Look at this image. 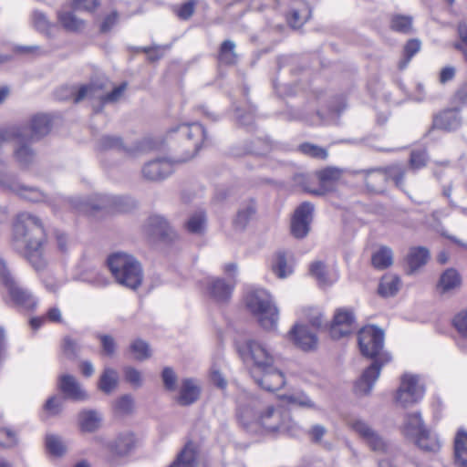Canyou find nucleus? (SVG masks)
Here are the masks:
<instances>
[{
    "mask_svg": "<svg viewBox=\"0 0 467 467\" xmlns=\"http://www.w3.org/2000/svg\"><path fill=\"white\" fill-rule=\"evenodd\" d=\"M45 241V227L39 217L27 212L17 214L13 225V246L36 271L47 266Z\"/></svg>",
    "mask_w": 467,
    "mask_h": 467,
    "instance_id": "obj_1",
    "label": "nucleus"
},
{
    "mask_svg": "<svg viewBox=\"0 0 467 467\" xmlns=\"http://www.w3.org/2000/svg\"><path fill=\"white\" fill-rule=\"evenodd\" d=\"M171 139L182 143L183 155L173 160L165 158L149 161L142 168L143 177L149 181H159L168 177L173 171V163L183 162L195 156L206 138L203 127L198 122L181 124L169 132Z\"/></svg>",
    "mask_w": 467,
    "mask_h": 467,
    "instance_id": "obj_2",
    "label": "nucleus"
},
{
    "mask_svg": "<svg viewBox=\"0 0 467 467\" xmlns=\"http://www.w3.org/2000/svg\"><path fill=\"white\" fill-rule=\"evenodd\" d=\"M358 345L362 355L372 358L373 362L357 380L355 391L358 395H368L380 375L381 368L391 359V357L382 351L384 333L377 327H363L358 333Z\"/></svg>",
    "mask_w": 467,
    "mask_h": 467,
    "instance_id": "obj_3",
    "label": "nucleus"
},
{
    "mask_svg": "<svg viewBox=\"0 0 467 467\" xmlns=\"http://www.w3.org/2000/svg\"><path fill=\"white\" fill-rule=\"evenodd\" d=\"M247 311L265 330H275L278 321V310L270 294L264 288H253L244 296Z\"/></svg>",
    "mask_w": 467,
    "mask_h": 467,
    "instance_id": "obj_4",
    "label": "nucleus"
},
{
    "mask_svg": "<svg viewBox=\"0 0 467 467\" xmlns=\"http://www.w3.org/2000/svg\"><path fill=\"white\" fill-rule=\"evenodd\" d=\"M247 311L265 330H275L278 321V310L270 294L264 288H253L244 296Z\"/></svg>",
    "mask_w": 467,
    "mask_h": 467,
    "instance_id": "obj_5",
    "label": "nucleus"
},
{
    "mask_svg": "<svg viewBox=\"0 0 467 467\" xmlns=\"http://www.w3.org/2000/svg\"><path fill=\"white\" fill-rule=\"evenodd\" d=\"M108 265L119 284L132 290L141 285L142 269L132 255L122 252L115 253L108 258Z\"/></svg>",
    "mask_w": 467,
    "mask_h": 467,
    "instance_id": "obj_6",
    "label": "nucleus"
},
{
    "mask_svg": "<svg viewBox=\"0 0 467 467\" xmlns=\"http://www.w3.org/2000/svg\"><path fill=\"white\" fill-rule=\"evenodd\" d=\"M403 434L413 440L417 446L425 451H437L440 442L424 426L420 413L406 415L402 427Z\"/></svg>",
    "mask_w": 467,
    "mask_h": 467,
    "instance_id": "obj_7",
    "label": "nucleus"
},
{
    "mask_svg": "<svg viewBox=\"0 0 467 467\" xmlns=\"http://www.w3.org/2000/svg\"><path fill=\"white\" fill-rule=\"evenodd\" d=\"M237 351L243 361L253 365L252 371L267 369L274 365V357L265 344L256 339H247L237 345Z\"/></svg>",
    "mask_w": 467,
    "mask_h": 467,
    "instance_id": "obj_8",
    "label": "nucleus"
},
{
    "mask_svg": "<svg viewBox=\"0 0 467 467\" xmlns=\"http://www.w3.org/2000/svg\"><path fill=\"white\" fill-rule=\"evenodd\" d=\"M355 173L364 174L365 183L372 192H379L388 180H392L397 187H401L405 175L403 168L400 165L363 170Z\"/></svg>",
    "mask_w": 467,
    "mask_h": 467,
    "instance_id": "obj_9",
    "label": "nucleus"
},
{
    "mask_svg": "<svg viewBox=\"0 0 467 467\" xmlns=\"http://www.w3.org/2000/svg\"><path fill=\"white\" fill-rule=\"evenodd\" d=\"M254 414L249 409L239 413V420L245 429H254V427L261 426L269 432L280 433H285V431L287 429L281 411L273 407H268L254 422L250 423L249 419Z\"/></svg>",
    "mask_w": 467,
    "mask_h": 467,
    "instance_id": "obj_10",
    "label": "nucleus"
},
{
    "mask_svg": "<svg viewBox=\"0 0 467 467\" xmlns=\"http://www.w3.org/2000/svg\"><path fill=\"white\" fill-rule=\"evenodd\" d=\"M425 385L419 375L404 373L400 377V387L395 400L401 407H410L419 402L424 396Z\"/></svg>",
    "mask_w": 467,
    "mask_h": 467,
    "instance_id": "obj_11",
    "label": "nucleus"
},
{
    "mask_svg": "<svg viewBox=\"0 0 467 467\" xmlns=\"http://www.w3.org/2000/svg\"><path fill=\"white\" fill-rule=\"evenodd\" d=\"M124 198L119 196H109V195H96L94 200L84 201L79 197H76L67 201V203L72 208L88 213L90 211L114 208L119 212H126L127 209L124 206Z\"/></svg>",
    "mask_w": 467,
    "mask_h": 467,
    "instance_id": "obj_12",
    "label": "nucleus"
},
{
    "mask_svg": "<svg viewBox=\"0 0 467 467\" xmlns=\"http://www.w3.org/2000/svg\"><path fill=\"white\" fill-rule=\"evenodd\" d=\"M127 84L122 83L119 86L114 88L110 92H104V85L91 83L79 88L78 91L75 96V102H79L84 99H99L101 104L114 103L118 101L124 91L126 90Z\"/></svg>",
    "mask_w": 467,
    "mask_h": 467,
    "instance_id": "obj_13",
    "label": "nucleus"
},
{
    "mask_svg": "<svg viewBox=\"0 0 467 467\" xmlns=\"http://www.w3.org/2000/svg\"><path fill=\"white\" fill-rule=\"evenodd\" d=\"M349 424L372 451L377 454H388L391 451L390 444L366 421L353 420Z\"/></svg>",
    "mask_w": 467,
    "mask_h": 467,
    "instance_id": "obj_14",
    "label": "nucleus"
},
{
    "mask_svg": "<svg viewBox=\"0 0 467 467\" xmlns=\"http://www.w3.org/2000/svg\"><path fill=\"white\" fill-rule=\"evenodd\" d=\"M354 321V314L350 309L338 308L335 312L333 321L329 327L331 337L340 339L351 334L355 329Z\"/></svg>",
    "mask_w": 467,
    "mask_h": 467,
    "instance_id": "obj_15",
    "label": "nucleus"
},
{
    "mask_svg": "<svg viewBox=\"0 0 467 467\" xmlns=\"http://www.w3.org/2000/svg\"><path fill=\"white\" fill-rule=\"evenodd\" d=\"M314 210L313 203L304 202L294 211V238H304L308 234Z\"/></svg>",
    "mask_w": 467,
    "mask_h": 467,
    "instance_id": "obj_16",
    "label": "nucleus"
},
{
    "mask_svg": "<svg viewBox=\"0 0 467 467\" xmlns=\"http://www.w3.org/2000/svg\"><path fill=\"white\" fill-rule=\"evenodd\" d=\"M258 372L262 375L257 376L256 372L251 371L252 377L256 384L265 390L277 391L285 383L283 372L275 368L273 365L269 368L261 369Z\"/></svg>",
    "mask_w": 467,
    "mask_h": 467,
    "instance_id": "obj_17",
    "label": "nucleus"
},
{
    "mask_svg": "<svg viewBox=\"0 0 467 467\" xmlns=\"http://www.w3.org/2000/svg\"><path fill=\"white\" fill-rule=\"evenodd\" d=\"M146 233L152 237L171 241L176 237L175 232L168 222L160 215L150 216L145 224Z\"/></svg>",
    "mask_w": 467,
    "mask_h": 467,
    "instance_id": "obj_18",
    "label": "nucleus"
},
{
    "mask_svg": "<svg viewBox=\"0 0 467 467\" xmlns=\"http://www.w3.org/2000/svg\"><path fill=\"white\" fill-rule=\"evenodd\" d=\"M135 446V437L130 431L119 433L113 441L105 444L112 457L127 456Z\"/></svg>",
    "mask_w": 467,
    "mask_h": 467,
    "instance_id": "obj_19",
    "label": "nucleus"
},
{
    "mask_svg": "<svg viewBox=\"0 0 467 467\" xmlns=\"http://www.w3.org/2000/svg\"><path fill=\"white\" fill-rule=\"evenodd\" d=\"M58 389L66 398L81 401L88 399L87 392L82 389L77 379L69 374L61 375L58 378Z\"/></svg>",
    "mask_w": 467,
    "mask_h": 467,
    "instance_id": "obj_20",
    "label": "nucleus"
},
{
    "mask_svg": "<svg viewBox=\"0 0 467 467\" xmlns=\"http://www.w3.org/2000/svg\"><path fill=\"white\" fill-rule=\"evenodd\" d=\"M309 273L320 287H329L339 278L338 272L336 269H329L322 261L313 262L309 265Z\"/></svg>",
    "mask_w": 467,
    "mask_h": 467,
    "instance_id": "obj_21",
    "label": "nucleus"
},
{
    "mask_svg": "<svg viewBox=\"0 0 467 467\" xmlns=\"http://www.w3.org/2000/svg\"><path fill=\"white\" fill-rule=\"evenodd\" d=\"M14 141H16V147L14 149V157L16 161L21 166H28L31 164L36 158V154L29 145L31 140L30 138H28L27 127H26V132L23 137L16 138Z\"/></svg>",
    "mask_w": 467,
    "mask_h": 467,
    "instance_id": "obj_22",
    "label": "nucleus"
},
{
    "mask_svg": "<svg viewBox=\"0 0 467 467\" xmlns=\"http://www.w3.org/2000/svg\"><path fill=\"white\" fill-rule=\"evenodd\" d=\"M12 301L19 307L26 310L33 309L37 301L33 294L23 286L19 285L16 281L6 287Z\"/></svg>",
    "mask_w": 467,
    "mask_h": 467,
    "instance_id": "obj_23",
    "label": "nucleus"
},
{
    "mask_svg": "<svg viewBox=\"0 0 467 467\" xmlns=\"http://www.w3.org/2000/svg\"><path fill=\"white\" fill-rule=\"evenodd\" d=\"M234 281L225 282L222 278H211L207 282L209 295L217 302L227 301L234 290Z\"/></svg>",
    "mask_w": 467,
    "mask_h": 467,
    "instance_id": "obj_24",
    "label": "nucleus"
},
{
    "mask_svg": "<svg viewBox=\"0 0 467 467\" xmlns=\"http://www.w3.org/2000/svg\"><path fill=\"white\" fill-rule=\"evenodd\" d=\"M294 343L302 350L311 351L317 348V337L304 325L294 326Z\"/></svg>",
    "mask_w": 467,
    "mask_h": 467,
    "instance_id": "obj_25",
    "label": "nucleus"
},
{
    "mask_svg": "<svg viewBox=\"0 0 467 467\" xmlns=\"http://www.w3.org/2000/svg\"><path fill=\"white\" fill-rule=\"evenodd\" d=\"M246 152L254 155L271 154V158L276 159L283 152V147L278 143H273L268 139L257 138L252 141Z\"/></svg>",
    "mask_w": 467,
    "mask_h": 467,
    "instance_id": "obj_26",
    "label": "nucleus"
},
{
    "mask_svg": "<svg viewBox=\"0 0 467 467\" xmlns=\"http://www.w3.org/2000/svg\"><path fill=\"white\" fill-rule=\"evenodd\" d=\"M343 172L342 169L334 166H328L317 171L316 176L319 182L318 189H322L325 193L334 183L341 179Z\"/></svg>",
    "mask_w": 467,
    "mask_h": 467,
    "instance_id": "obj_27",
    "label": "nucleus"
},
{
    "mask_svg": "<svg viewBox=\"0 0 467 467\" xmlns=\"http://www.w3.org/2000/svg\"><path fill=\"white\" fill-rule=\"evenodd\" d=\"M28 130L30 140H36L46 136L50 130V119L46 114H37L31 119Z\"/></svg>",
    "mask_w": 467,
    "mask_h": 467,
    "instance_id": "obj_28",
    "label": "nucleus"
},
{
    "mask_svg": "<svg viewBox=\"0 0 467 467\" xmlns=\"http://www.w3.org/2000/svg\"><path fill=\"white\" fill-rule=\"evenodd\" d=\"M461 125V117L455 109L444 110L433 119V127L444 130H456Z\"/></svg>",
    "mask_w": 467,
    "mask_h": 467,
    "instance_id": "obj_29",
    "label": "nucleus"
},
{
    "mask_svg": "<svg viewBox=\"0 0 467 467\" xmlns=\"http://www.w3.org/2000/svg\"><path fill=\"white\" fill-rule=\"evenodd\" d=\"M429 259L430 252L427 248L422 246L410 248L406 259L409 267V274H413L425 265Z\"/></svg>",
    "mask_w": 467,
    "mask_h": 467,
    "instance_id": "obj_30",
    "label": "nucleus"
},
{
    "mask_svg": "<svg viewBox=\"0 0 467 467\" xmlns=\"http://www.w3.org/2000/svg\"><path fill=\"white\" fill-rule=\"evenodd\" d=\"M269 268L280 279L288 277L290 269L287 265V254L284 251H277L274 254L269 261Z\"/></svg>",
    "mask_w": 467,
    "mask_h": 467,
    "instance_id": "obj_31",
    "label": "nucleus"
},
{
    "mask_svg": "<svg viewBox=\"0 0 467 467\" xmlns=\"http://www.w3.org/2000/svg\"><path fill=\"white\" fill-rule=\"evenodd\" d=\"M199 395V386L192 379H186L182 383L178 402L183 406L191 405L198 400Z\"/></svg>",
    "mask_w": 467,
    "mask_h": 467,
    "instance_id": "obj_32",
    "label": "nucleus"
},
{
    "mask_svg": "<svg viewBox=\"0 0 467 467\" xmlns=\"http://www.w3.org/2000/svg\"><path fill=\"white\" fill-rule=\"evenodd\" d=\"M454 462L457 467H467V432L459 431L454 439Z\"/></svg>",
    "mask_w": 467,
    "mask_h": 467,
    "instance_id": "obj_33",
    "label": "nucleus"
},
{
    "mask_svg": "<svg viewBox=\"0 0 467 467\" xmlns=\"http://www.w3.org/2000/svg\"><path fill=\"white\" fill-rule=\"evenodd\" d=\"M101 422V415L96 410H84L78 415V424L80 430L84 432H93L97 431Z\"/></svg>",
    "mask_w": 467,
    "mask_h": 467,
    "instance_id": "obj_34",
    "label": "nucleus"
},
{
    "mask_svg": "<svg viewBox=\"0 0 467 467\" xmlns=\"http://www.w3.org/2000/svg\"><path fill=\"white\" fill-rule=\"evenodd\" d=\"M57 20L61 26L68 32H79L85 27V21L69 11L58 12Z\"/></svg>",
    "mask_w": 467,
    "mask_h": 467,
    "instance_id": "obj_35",
    "label": "nucleus"
},
{
    "mask_svg": "<svg viewBox=\"0 0 467 467\" xmlns=\"http://www.w3.org/2000/svg\"><path fill=\"white\" fill-rule=\"evenodd\" d=\"M169 467H196V451L192 442H188Z\"/></svg>",
    "mask_w": 467,
    "mask_h": 467,
    "instance_id": "obj_36",
    "label": "nucleus"
},
{
    "mask_svg": "<svg viewBox=\"0 0 467 467\" xmlns=\"http://www.w3.org/2000/svg\"><path fill=\"white\" fill-rule=\"evenodd\" d=\"M118 383L119 374L117 370L111 368H105L99 378L98 387L102 392L110 394L118 387Z\"/></svg>",
    "mask_w": 467,
    "mask_h": 467,
    "instance_id": "obj_37",
    "label": "nucleus"
},
{
    "mask_svg": "<svg viewBox=\"0 0 467 467\" xmlns=\"http://www.w3.org/2000/svg\"><path fill=\"white\" fill-rule=\"evenodd\" d=\"M315 177L310 173L296 172L294 174V186L300 187L304 192L314 195H323L324 191L318 188H313Z\"/></svg>",
    "mask_w": 467,
    "mask_h": 467,
    "instance_id": "obj_38",
    "label": "nucleus"
},
{
    "mask_svg": "<svg viewBox=\"0 0 467 467\" xmlns=\"http://www.w3.org/2000/svg\"><path fill=\"white\" fill-rule=\"evenodd\" d=\"M236 45L232 40L223 41L219 48L218 60L223 65H234L237 62Z\"/></svg>",
    "mask_w": 467,
    "mask_h": 467,
    "instance_id": "obj_39",
    "label": "nucleus"
},
{
    "mask_svg": "<svg viewBox=\"0 0 467 467\" xmlns=\"http://www.w3.org/2000/svg\"><path fill=\"white\" fill-rule=\"evenodd\" d=\"M371 262L374 267L385 269L393 263V253L389 247L382 246L372 255Z\"/></svg>",
    "mask_w": 467,
    "mask_h": 467,
    "instance_id": "obj_40",
    "label": "nucleus"
},
{
    "mask_svg": "<svg viewBox=\"0 0 467 467\" xmlns=\"http://www.w3.org/2000/svg\"><path fill=\"white\" fill-rule=\"evenodd\" d=\"M460 283L461 279L458 273L453 269H448L441 275L438 289L441 293H446L459 286Z\"/></svg>",
    "mask_w": 467,
    "mask_h": 467,
    "instance_id": "obj_41",
    "label": "nucleus"
},
{
    "mask_svg": "<svg viewBox=\"0 0 467 467\" xmlns=\"http://www.w3.org/2000/svg\"><path fill=\"white\" fill-rule=\"evenodd\" d=\"M297 151L306 157L321 161H325L328 157V151L326 148L309 142L300 144L297 147Z\"/></svg>",
    "mask_w": 467,
    "mask_h": 467,
    "instance_id": "obj_42",
    "label": "nucleus"
},
{
    "mask_svg": "<svg viewBox=\"0 0 467 467\" xmlns=\"http://www.w3.org/2000/svg\"><path fill=\"white\" fill-rule=\"evenodd\" d=\"M400 280L397 275H388L382 277L379 293L383 296H394L400 288Z\"/></svg>",
    "mask_w": 467,
    "mask_h": 467,
    "instance_id": "obj_43",
    "label": "nucleus"
},
{
    "mask_svg": "<svg viewBox=\"0 0 467 467\" xmlns=\"http://www.w3.org/2000/svg\"><path fill=\"white\" fill-rule=\"evenodd\" d=\"M46 447L47 451L56 457H61L67 451V447L62 439L55 434L47 435Z\"/></svg>",
    "mask_w": 467,
    "mask_h": 467,
    "instance_id": "obj_44",
    "label": "nucleus"
},
{
    "mask_svg": "<svg viewBox=\"0 0 467 467\" xmlns=\"http://www.w3.org/2000/svg\"><path fill=\"white\" fill-rule=\"evenodd\" d=\"M303 313L313 327L321 328L327 323L322 310L318 307H305Z\"/></svg>",
    "mask_w": 467,
    "mask_h": 467,
    "instance_id": "obj_45",
    "label": "nucleus"
},
{
    "mask_svg": "<svg viewBox=\"0 0 467 467\" xmlns=\"http://www.w3.org/2000/svg\"><path fill=\"white\" fill-rule=\"evenodd\" d=\"M206 225L205 215L202 212L192 214L186 223V229L189 233L201 234L204 232Z\"/></svg>",
    "mask_w": 467,
    "mask_h": 467,
    "instance_id": "obj_46",
    "label": "nucleus"
},
{
    "mask_svg": "<svg viewBox=\"0 0 467 467\" xmlns=\"http://www.w3.org/2000/svg\"><path fill=\"white\" fill-rule=\"evenodd\" d=\"M130 353L136 360H145L151 355L150 348L147 342L141 339L134 340L130 347Z\"/></svg>",
    "mask_w": 467,
    "mask_h": 467,
    "instance_id": "obj_47",
    "label": "nucleus"
},
{
    "mask_svg": "<svg viewBox=\"0 0 467 467\" xmlns=\"http://www.w3.org/2000/svg\"><path fill=\"white\" fill-rule=\"evenodd\" d=\"M390 26L394 31L409 34L412 28V17L402 15L393 16Z\"/></svg>",
    "mask_w": 467,
    "mask_h": 467,
    "instance_id": "obj_48",
    "label": "nucleus"
},
{
    "mask_svg": "<svg viewBox=\"0 0 467 467\" xmlns=\"http://www.w3.org/2000/svg\"><path fill=\"white\" fill-rule=\"evenodd\" d=\"M134 408V400L130 395H123L113 402L115 413L125 415L131 413Z\"/></svg>",
    "mask_w": 467,
    "mask_h": 467,
    "instance_id": "obj_49",
    "label": "nucleus"
},
{
    "mask_svg": "<svg viewBox=\"0 0 467 467\" xmlns=\"http://www.w3.org/2000/svg\"><path fill=\"white\" fill-rule=\"evenodd\" d=\"M420 42L418 39H410L407 42V44L404 47V56L405 58L402 59L399 63L400 69H404L409 62L410 61L411 57L420 51Z\"/></svg>",
    "mask_w": 467,
    "mask_h": 467,
    "instance_id": "obj_50",
    "label": "nucleus"
},
{
    "mask_svg": "<svg viewBox=\"0 0 467 467\" xmlns=\"http://www.w3.org/2000/svg\"><path fill=\"white\" fill-rule=\"evenodd\" d=\"M98 147L102 150H125V147L120 138L117 136H103L100 138Z\"/></svg>",
    "mask_w": 467,
    "mask_h": 467,
    "instance_id": "obj_51",
    "label": "nucleus"
},
{
    "mask_svg": "<svg viewBox=\"0 0 467 467\" xmlns=\"http://www.w3.org/2000/svg\"><path fill=\"white\" fill-rule=\"evenodd\" d=\"M124 379L134 389H139L143 384L142 373L133 367H125L123 368Z\"/></svg>",
    "mask_w": 467,
    "mask_h": 467,
    "instance_id": "obj_52",
    "label": "nucleus"
},
{
    "mask_svg": "<svg viewBox=\"0 0 467 467\" xmlns=\"http://www.w3.org/2000/svg\"><path fill=\"white\" fill-rule=\"evenodd\" d=\"M25 132L26 126H13L0 130V146L6 141L15 140L16 138H22Z\"/></svg>",
    "mask_w": 467,
    "mask_h": 467,
    "instance_id": "obj_53",
    "label": "nucleus"
},
{
    "mask_svg": "<svg viewBox=\"0 0 467 467\" xmlns=\"http://www.w3.org/2000/svg\"><path fill=\"white\" fill-rule=\"evenodd\" d=\"M33 24L34 26L43 33H46L47 35H50L52 28L54 27V25L49 22V20L47 18L46 15L39 11H35L33 13Z\"/></svg>",
    "mask_w": 467,
    "mask_h": 467,
    "instance_id": "obj_54",
    "label": "nucleus"
},
{
    "mask_svg": "<svg viewBox=\"0 0 467 467\" xmlns=\"http://www.w3.org/2000/svg\"><path fill=\"white\" fill-rule=\"evenodd\" d=\"M18 194L30 202H46V196L42 192H40L38 189L26 187V186H20L18 190Z\"/></svg>",
    "mask_w": 467,
    "mask_h": 467,
    "instance_id": "obj_55",
    "label": "nucleus"
},
{
    "mask_svg": "<svg viewBox=\"0 0 467 467\" xmlns=\"http://www.w3.org/2000/svg\"><path fill=\"white\" fill-rule=\"evenodd\" d=\"M99 5V0H73L71 8L76 12H92Z\"/></svg>",
    "mask_w": 467,
    "mask_h": 467,
    "instance_id": "obj_56",
    "label": "nucleus"
},
{
    "mask_svg": "<svg viewBox=\"0 0 467 467\" xmlns=\"http://www.w3.org/2000/svg\"><path fill=\"white\" fill-rule=\"evenodd\" d=\"M254 213V208L252 205H248L244 209L239 210L234 219V224L238 228H244L252 215Z\"/></svg>",
    "mask_w": 467,
    "mask_h": 467,
    "instance_id": "obj_57",
    "label": "nucleus"
},
{
    "mask_svg": "<svg viewBox=\"0 0 467 467\" xmlns=\"http://www.w3.org/2000/svg\"><path fill=\"white\" fill-rule=\"evenodd\" d=\"M453 326L462 337L467 338V310H462L454 317Z\"/></svg>",
    "mask_w": 467,
    "mask_h": 467,
    "instance_id": "obj_58",
    "label": "nucleus"
},
{
    "mask_svg": "<svg viewBox=\"0 0 467 467\" xmlns=\"http://www.w3.org/2000/svg\"><path fill=\"white\" fill-rule=\"evenodd\" d=\"M457 36L459 42L453 44V47L459 51H464L467 49V24L465 22H460L457 25Z\"/></svg>",
    "mask_w": 467,
    "mask_h": 467,
    "instance_id": "obj_59",
    "label": "nucleus"
},
{
    "mask_svg": "<svg viewBox=\"0 0 467 467\" xmlns=\"http://www.w3.org/2000/svg\"><path fill=\"white\" fill-rule=\"evenodd\" d=\"M17 442L16 433L8 428H0V445L4 447L15 446Z\"/></svg>",
    "mask_w": 467,
    "mask_h": 467,
    "instance_id": "obj_60",
    "label": "nucleus"
},
{
    "mask_svg": "<svg viewBox=\"0 0 467 467\" xmlns=\"http://www.w3.org/2000/svg\"><path fill=\"white\" fill-rule=\"evenodd\" d=\"M302 5L303 8L301 10H294V29L306 22L311 16L309 6L305 4H302Z\"/></svg>",
    "mask_w": 467,
    "mask_h": 467,
    "instance_id": "obj_61",
    "label": "nucleus"
},
{
    "mask_svg": "<svg viewBox=\"0 0 467 467\" xmlns=\"http://www.w3.org/2000/svg\"><path fill=\"white\" fill-rule=\"evenodd\" d=\"M196 2L194 0H190L182 5H180L177 10V16L183 20L189 19L194 13Z\"/></svg>",
    "mask_w": 467,
    "mask_h": 467,
    "instance_id": "obj_62",
    "label": "nucleus"
},
{
    "mask_svg": "<svg viewBox=\"0 0 467 467\" xmlns=\"http://www.w3.org/2000/svg\"><path fill=\"white\" fill-rule=\"evenodd\" d=\"M164 387L168 390H175L177 377L171 368H165L161 374Z\"/></svg>",
    "mask_w": 467,
    "mask_h": 467,
    "instance_id": "obj_63",
    "label": "nucleus"
},
{
    "mask_svg": "<svg viewBox=\"0 0 467 467\" xmlns=\"http://www.w3.org/2000/svg\"><path fill=\"white\" fill-rule=\"evenodd\" d=\"M427 155L425 150H413L410 154V163L413 169H420L426 165Z\"/></svg>",
    "mask_w": 467,
    "mask_h": 467,
    "instance_id": "obj_64",
    "label": "nucleus"
}]
</instances>
